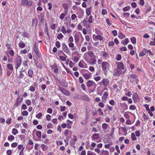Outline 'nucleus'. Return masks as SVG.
Segmentation results:
<instances>
[{"label":"nucleus","mask_w":155,"mask_h":155,"mask_svg":"<svg viewBox=\"0 0 155 155\" xmlns=\"http://www.w3.org/2000/svg\"><path fill=\"white\" fill-rule=\"evenodd\" d=\"M91 7L86 8V12L87 16H89L91 15Z\"/></svg>","instance_id":"obj_22"},{"label":"nucleus","mask_w":155,"mask_h":155,"mask_svg":"<svg viewBox=\"0 0 155 155\" xmlns=\"http://www.w3.org/2000/svg\"><path fill=\"white\" fill-rule=\"evenodd\" d=\"M108 96V94L107 92H105L103 94L102 97V101L103 102L105 103L107 98V97Z\"/></svg>","instance_id":"obj_11"},{"label":"nucleus","mask_w":155,"mask_h":155,"mask_svg":"<svg viewBox=\"0 0 155 155\" xmlns=\"http://www.w3.org/2000/svg\"><path fill=\"white\" fill-rule=\"evenodd\" d=\"M118 37L121 39H123L125 37V36L121 32H119L118 33Z\"/></svg>","instance_id":"obj_28"},{"label":"nucleus","mask_w":155,"mask_h":155,"mask_svg":"<svg viewBox=\"0 0 155 155\" xmlns=\"http://www.w3.org/2000/svg\"><path fill=\"white\" fill-rule=\"evenodd\" d=\"M33 2L31 0H21V4L24 6H28V7L31 6Z\"/></svg>","instance_id":"obj_5"},{"label":"nucleus","mask_w":155,"mask_h":155,"mask_svg":"<svg viewBox=\"0 0 155 155\" xmlns=\"http://www.w3.org/2000/svg\"><path fill=\"white\" fill-rule=\"evenodd\" d=\"M8 54H5V55L3 58V60L4 61H7L8 60Z\"/></svg>","instance_id":"obj_54"},{"label":"nucleus","mask_w":155,"mask_h":155,"mask_svg":"<svg viewBox=\"0 0 155 155\" xmlns=\"http://www.w3.org/2000/svg\"><path fill=\"white\" fill-rule=\"evenodd\" d=\"M35 87L33 85H32L29 88V90L31 92H33L35 91Z\"/></svg>","instance_id":"obj_40"},{"label":"nucleus","mask_w":155,"mask_h":155,"mask_svg":"<svg viewBox=\"0 0 155 155\" xmlns=\"http://www.w3.org/2000/svg\"><path fill=\"white\" fill-rule=\"evenodd\" d=\"M33 71L32 68H30L28 71V75L29 77L32 78L34 75Z\"/></svg>","instance_id":"obj_18"},{"label":"nucleus","mask_w":155,"mask_h":155,"mask_svg":"<svg viewBox=\"0 0 155 155\" xmlns=\"http://www.w3.org/2000/svg\"><path fill=\"white\" fill-rule=\"evenodd\" d=\"M34 59L35 65H36L37 67L41 68L42 66V64L41 63H39L35 59Z\"/></svg>","instance_id":"obj_26"},{"label":"nucleus","mask_w":155,"mask_h":155,"mask_svg":"<svg viewBox=\"0 0 155 155\" xmlns=\"http://www.w3.org/2000/svg\"><path fill=\"white\" fill-rule=\"evenodd\" d=\"M83 75L85 78L87 79H89L91 78L90 75L88 74L84 73Z\"/></svg>","instance_id":"obj_38"},{"label":"nucleus","mask_w":155,"mask_h":155,"mask_svg":"<svg viewBox=\"0 0 155 155\" xmlns=\"http://www.w3.org/2000/svg\"><path fill=\"white\" fill-rule=\"evenodd\" d=\"M88 20L87 21L86 20H84L83 21V24L84 25L86 26L87 29L90 28L91 23L93 22V16L91 15H89V18H88Z\"/></svg>","instance_id":"obj_4"},{"label":"nucleus","mask_w":155,"mask_h":155,"mask_svg":"<svg viewBox=\"0 0 155 155\" xmlns=\"http://www.w3.org/2000/svg\"><path fill=\"white\" fill-rule=\"evenodd\" d=\"M24 71L21 69V70L19 72V74L17 76L18 79H22L24 77V74L23 73Z\"/></svg>","instance_id":"obj_15"},{"label":"nucleus","mask_w":155,"mask_h":155,"mask_svg":"<svg viewBox=\"0 0 155 155\" xmlns=\"http://www.w3.org/2000/svg\"><path fill=\"white\" fill-rule=\"evenodd\" d=\"M22 100V98H21L20 96H18L15 100V107H16L20 105L21 103Z\"/></svg>","instance_id":"obj_7"},{"label":"nucleus","mask_w":155,"mask_h":155,"mask_svg":"<svg viewBox=\"0 0 155 155\" xmlns=\"http://www.w3.org/2000/svg\"><path fill=\"white\" fill-rule=\"evenodd\" d=\"M9 53L12 57H13L15 55V52L13 49L10 50L9 51Z\"/></svg>","instance_id":"obj_44"},{"label":"nucleus","mask_w":155,"mask_h":155,"mask_svg":"<svg viewBox=\"0 0 155 155\" xmlns=\"http://www.w3.org/2000/svg\"><path fill=\"white\" fill-rule=\"evenodd\" d=\"M130 77L132 79H136L138 77V76L135 74H131L130 75Z\"/></svg>","instance_id":"obj_32"},{"label":"nucleus","mask_w":155,"mask_h":155,"mask_svg":"<svg viewBox=\"0 0 155 155\" xmlns=\"http://www.w3.org/2000/svg\"><path fill=\"white\" fill-rule=\"evenodd\" d=\"M66 18V21L65 23V24L67 27H69L71 25V20L70 18L68 19L67 18Z\"/></svg>","instance_id":"obj_21"},{"label":"nucleus","mask_w":155,"mask_h":155,"mask_svg":"<svg viewBox=\"0 0 155 155\" xmlns=\"http://www.w3.org/2000/svg\"><path fill=\"white\" fill-rule=\"evenodd\" d=\"M110 67V64L107 61H104L101 63V68L105 75H107Z\"/></svg>","instance_id":"obj_2"},{"label":"nucleus","mask_w":155,"mask_h":155,"mask_svg":"<svg viewBox=\"0 0 155 155\" xmlns=\"http://www.w3.org/2000/svg\"><path fill=\"white\" fill-rule=\"evenodd\" d=\"M42 116V113H39L36 115V117L38 119H41Z\"/></svg>","instance_id":"obj_57"},{"label":"nucleus","mask_w":155,"mask_h":155,"mask_svg":"<svg viewBox=\"0 0 155 155\" xmlns=\"http://www.w3.org/2000/svg\"><path fill=\"white\" fill-rule=\"evenodd\" d=\"M121 56L120 54H118L116 57V59L118 61H119L121 59Z\"/></svg>","instance_id":"obj_64"},{"label":"nucleus","mask_w":155,"mask_h":155,"mask_svg":"<svg viewBox=\"0 0 155 155\" xmlns=\"http://www.w3.org/2000/svg\"><path fill=\"white\" fill-rule=\"evenodd\" d=\"M73 41L74 39L73 37L72 36H69L68 39V42H73Z\"/></svg>","instance_id":"obj_47"},{"label":"nucleus","mask_w":155,"mask_h":155,"mask_svg":"<svg viewBox=\"0 0 155 155\" xmlns=\"http://www.w3.org/2000/svg\"><path fill=\"white\" fill-rule=\"evenodd\" d=\"M62 6L64 9V13L67 14L68 9V5L66 3H63L62 4Z\"/></svg>","instance_id":"obj_20"},{"label":"nucleus","mask_w":155,"mask_h":155,"mask_svg":"<svg viewBox=\"0 0 155 155\" xmlns=\"http://www.w3.org/2000/svg\"><path fill=\"white\" fill-rule=\"evenodd\" d=\"M66 14H66V13H61V14L59 16V18L61 20L63 19L64 18V17L66 15Z\"/></svg>","instance_id":"obj_46"},{"label":"nucleus","mask_w":155,"mask_h":155,"mask_svg":"<svg viewBox=\"0 0 155 155\" xmlns=\"http://www.w3.org/2000/svg\"><path fill=\"white\" fill-rule=\"evenodd\" d=\"M82 99L84 101H90V99L88 96L85 94H84V95L82 97Z\"/></svg>","instance_id":"obj_25"},{"label":"nucleus","mask_w":155,"mask_h":155,"mask_svg":"<svg viewBox=\"0 0 155 155\" xmlns=\"http://www.w3.org/2000/svg\"><path fill=\"white\" fill-rule=\"evenodd\" d=\"M87 54L91 58L94 57V56H95L94 55V52L92 51H90L88 52H87Z\"/></svg>","instance_id":"obj_30"},{"label":"nucleus","mask_w":155,"mask_h":155,"mask_svg":"<svg viewBox=\"0 0 155 155\" xmlns=\"http://www.w3.org/2000/svg\"><path fill=\"white\" fill-rule=\"evenodd\" d=\"M55 46L57 47L58 48H59L61 46V45L60 42L58 41H57L55 42Z\"/></svg>","instance_id":"obj_53"},{"label":"nucleus","mask_w":155,"mask_h":155,"mask_svg":"<svg viewBox=\"0 0 155 155\" xmlns=\"http://www.w3.org/2000/svg\"><path fill=\"white\" fill-rule=\"evenodd\" d=\"M86 85L87 87H90L92 86L93 85H96V84L93 81L91 80H88L87 82Z\"/></svg>","instance_id":"obj_14"},{"label":"nucleus","mask_w":155,"mask_h":155,"mask_svg":"<svg viewBox=\"0 0 155 155\" xmlns=\"http://www.w3.org/2000/svg\"><path fill=\"white\" fill-rule=\"evenodd\" d=\"M79 60V58L77 56H74L73 60V61L77 62Z\"/></svg>","instance_id":"obj_51"},{"label":"nucleus","mask_w":155,"mask_h":155,"mask_svg":"<svg viewBox=\"0 0 155 155\" xmlns=\"http://www.w3.org/2000/svg\"><path fill=\"white\" fill-rule=\"evenodd\" d=\"M92 140H97L100 138L99 134H98L95 133L93 134L92 137Z\"/></svg>","instance_id":"obj_17"},{"label":"nucleus","mask_w":155,"mask_h":155,"mask_svg":"<svg viewBox=\"0 0 155 155\" xmlns=\"http://www.w3.org/2000/svg\"><path fill=\"white\" fill-rule=\"evenodd\" d=\"M84 64H85V63L83 61H81L79 62L78 66L81 68H84Z\"/></svg>","instance_id":"obj_31"},{"label":"nucleus","mask_w":155,"mask_h":155,"mask_svg":"<svg viewBox=\"0 0 155 155\" xmlns=\"http://www.w3.org/2000/svg\"><path fill=\"white\" fill-rule=\"evenodd\" d=\"M108 126V125L106 123H103L102 124V127L103 130L107 129Z\"/></svg>","instance_id":"obj_33"},{"label":"nucleus","mask_w":155,"mask_h":155,"mask_svg":"<svg viewBox=\"0 0 155 155\" xmlns=\"http://www.w3.org/2000/svg\"><path fill=\"white\" fill-rule=\"evenodd\" d=\"M130 41L131 42L134 44H135L136 43V39L134 37H133L131 38Z\"/></svg>","instance_id":"obj_42"},{"label":"nucleus","mask_w":155,"mask_h":155,"mask_svg":"<svg viewBox=\"0 0 155 155\" xmlns=\"http://www.w3.org/2000/svg\"><path fill=\"white\" fill-rule=\"evenodd\" d=\"M130 13L128 12H126L123 14V17L126 18L127 17H129L130 16Z\"/></svg>","instance_id":"obj_52"},{"label":"nucleus","mask_w":155,"mask_h":155,"mask_svg":"<svg viewBox=\"0 0 155 155\" xmlns=\"http://www.w3.org/2000/svg\"><path fill=\"white\" fill-rule=\"evenodd\" d=\"M77 140V137L74 135H73V138H71L70 141V145L72 146L74 145Z\"/></svg>","instance_id":"obj_10"},{"label":"nucleus","mask_w":155,"mask_h":155,"mask_svg":"<svg viewBox=\"0 0 155 155\" xmlns=\"http://www.w3.org/2000/svg\"><path fill=\"white\" fill-rule=\"evenodd\" d=\"M25 103L28 106H30L31 104V101L29 99L26 100H25Z\"/></svg>","instance_id":"obj_45"},{"label":"nucleus","mask_w":155,"mask_h":155,"mask_svg":"<svg viewBox=\"0 0 155 155\" xmlns=\"http://www.w3.org/2000/svg\"><path fill=\"white\" fill-rule=\"evenodd\" d=\"M59 90L62 93L68 96L70 95V93L64 88L62 87H60L59 88Z\"/></svg>","instance_id":"obj_13"},{"label":"nucleus","mask_w":155,"mask_h":155,"mask_svg":"<svg viewBox=\"0 0 155 155\" xmlns=\"http://www.w3.org/2000/svg\"><path fill=\"white\" fill-rule=\"evenodd\" d=\"M61 31L64 34L65 33L66 31L65 27L64 26L62 27Z\"/></svg>","instance_id":"obj_63"},{"label":"nucleus","mask_w":155,"mask_h":155,"mask_svg":"<svg viewBox=\"0 0 155 155\" xmlns=\"http://www.w3.org/2000/svg\"><path fill=\"white\" fill-rule=\"evenodd\" d=\"M18 130L16 128H14L12 129V133L14 135H16L18 133Z\"/></svg>","instance_id":"obj_41"},{"label":"nucleus","mask_w":155,"mask_h":155,"mask_svg":"<svg viewBox=\"0 0 155 155\" xmlns=\"http://www.w3.org/2000/svg\"><path fill=\"white\" fill-rule=\"evenodd\" d=\"M120 50L121 51H126L127 50V48L125 46H123L122 47H121L120 48Z\"/></svg>","instance_id":"obj_61"},{"label":"nucleus","mask_w":155,"mask_h":155,"mask_svg":"<svg viewBox=\"0 0 155 155\" xmlns=\"http://www.w3.org/2000/svg\"><path fill=\"white\" fill-rule=\"evenodd\" d=\"M18 150H20L23 148H25L23 145L19 144L18 146Z\"/></svg>","instance_id":"obj_56"},{"label":"nucleus","mask_w":155,"mask_h":155,"mask_svg":"<svg viewBox=\"0 0 155 155\" xmlns=\"http://www.w3.org/2000/svg\"><path fill=\"white\" fill-rule=\"evenodd\" d=\"M62 49L63 51L67 54L70 53V50L64 43L62 44Z\"/></svg>","instance_id":"obj_6"},{"label":"nucleus","mask_w":155,"mask_h":155,"mask_svg":"<svg viewBox=\"0 0 155 155\" xmlns=\"http://www.w3.org/2000/svg\"><path fill=\"white\" fill-rule=\"evenodd\" d=\"M101 57L104 59H107L109 55L105 51H102L101 52Z\"/></svg>","instance_id":"obj_16"},{"label":"nucleus","mask_w":155,"mask_h":155,"mask_svg":"<svg viewBox=\"0 0 155 155\" xmlns=\"http://www.w3.org/2000/svg\"><path fill=\"white\" fill-rule=\"evenodd\" d=\"M131 138L133 141H135L137 140L135 134L134 133H132L131 134Z\"/></svg>","instance_id":"obj_39"},{"label":"nucleus","mask_w":155,"mask_h":155,"mask_svg":"<svg viewBox=\"0 0 155 155\" xmlns=\"http://www.w3.org/2000/svg\"><path fill=\"white\" fill-rule=\"evenodd\" d=\"M51 67L52 69L54 70V72L55 73H57L58 71V68L57 66L56 65H51Z\"/></svg>","instance_id":"obj_24"},{"label":"nucleus","mask_w":155,"mask_h":155,"mask_svg":"<svg viewBox=\"0 0 155 155\" xmlns=\"http://www.w3.org/2000/svg\"><path fill=\"white\" fill-rule=\"evenodd\" d=\"M21 114L23 116H26L28 115V112L27 110H24L21 112Z\"/></svg>","instance_id":"obj_48"},{"label":"nucleus","mask_w":155,"mask_h":155,"mask_svg":"<svg viewBox=\"0 0 155 155\" xmlns=\"http://www.w3.org/2000/svg\"><path fill=\"white\" fill-rule=\"evenodd\" d=\"M36 135L38 138L41 139V132L40 131H37L36 133Z\"/></svg>","instance_id":"obj_35"},{"label":"nucleus","mask_w":155,"mask_h":155,"mask_svg":"<svg viewBox=\"0 0 155 155\" xmlns=\"http://www.w3.org/2000/svg\"><path fill=\"white\" fill-rule=\"evenodd\" d=\"M109 152L107 150H103L102 151L100 155H109Z\"/></svg>","instance_id":"obj_37"},{"label":"nucleus","mask_w":155,"mask_h":155,"mask_svg":"<svg viewBox=\"0 0 155 155\" xmlns=\"http://www.w3.org/2000/svg\"><path fill=\"white\" fill-rule=\"evenodd\" d=\"M18 143L16 142H14L12 143L11 145V147L12 148H15L17 146Z\"/></svg>","instance_id":"obj_55"},{"label":"nucleus","mask_w":155,"mask_h":155,"mask_svg":"<svg viewBox=\"0 0 155 155\" xmlns=\"http://www.w3.org/2000/svg\"><path fill=\"white\" fill-rule=\"evenodd\" d=\"M19 47L21 48H23L25 46V45L24 43L21 42L18 44Z\"/></svg>","instance_id":"obj_50"},{"label":"nucleus","mask_w":155,"mask_h":155,"mask_svg":"<svg viewBox=\"0 0 155 155\" xmlns=\"http://www.w3.org/2000/svg\"><path fill=\"white\" fill-rule=\"evenodd\" d=\"M56 144L58 146H59L61 145H62L63 144V142L62 141L59 140V141H56Z\"/></svg>","instance_id":"obj_62"},{"label":"nucleus","mask_w":155,"mask_h":155,"mask_svg":"<svg viewBox=\"0 0 155 155\" xmlns=\"http://www.w3.org/2000/svg\"><path fill=\"white\" fill-rule=\"evenodd\" d=\"M15 139L14 137L12 135H11L9 136H8V141L10 142H12V140H14Z\"/></svg>","instance_id":"obj_36"},{"label":"nucleus","mask_w":155,"mask_h":155,"mask_svg":"<svg viewBox=\"0 0 155 155\" xmlns=\"http://www.w3.org/2000/svg\"><path fill=\"white\" fill-rule=\"evenodd\" d=\"M102 14L103 15H106L107 14V10L105 9H103L102 10Z\"/></svg>","instance_id":"obj_58"},{"label":"nucleus","mask_w":155,"mask_h":155,"mask_svg":"<svg viewBox=\"0 0 155 155\" xmlns=\"http://www.w3.org/2000/svg\"><path fill=\"white\" fill-rule=\"evenodd\" d=\"M146 54V50L144 49L140 53L139 55L140 56L142 57L144 56Z\"/></svg>","instance_id":"obj_43"},{"label":"nucleus","mask_w":155,"mask_h":155,"mask_svg":"<svg viewBox=\"0 0 155 155\" xmlns=\"http://www.w3.org/2000/svg\"><path fill=\"white\" fill-rule=\"evenodd\" d=\"M106 21L108 25H112V23H111V21L109 18H107L106 20Z\"/></svg>","instance_id":"obj_59"},{"label":"nucleus","mask_w":155,"mask_h":155,"mask_svg":"<svg viewBox=\"0 0 155 155\" xmlns=\"http://www.w3.org/2000/svg\"><path fill=\"white\" fill-rule=\"evenodd\" d=\"M64 36L62 34L60 33L57 35V38L58 39L60 40Z\"/></svg>","instance_id":"obj_49"},{"label":"nucleus","mask_w":155,"mask_h":155,"mask_svg":"<svg viewBox=\"0 0 155 155\" xmlns=\"http://www.w3.org/2000/svg\"><path fill=\"white\" fill-rule=\"evenodd\" d=\"M22 60L21 57L18 54L16 57L15 60V68L17 70L21 64Z\"/></svg>","instance_id":"obj_3"},{"label":"nucleus","mask_w":155,"mask_h":155,"mask_svg":"<svg viewBox=\"0 0 155 155\" xmlns=\"http://www.w3.org/2000/svg\"><path fill=\"white\" fill-rule=\"evenodd\" d=\"M116 64L117 68L114 70L113 75L118 77L124 74L126 72V69L125 68L124 64L122 62H117Z\"/></svg>","instance_id":"obj_1"},{"label":"nucleus","mask_w":155,"mask_h":155,"mask_svg":"<svg viewBox=\"0 0 155 155\" xmlns=\"http://www.w3.org/2000/svg\"><path fill=\"white\" fill-rule=\"evenodd\" d=\"M101 82L104 87H107L109 81L108 79L107 78H104L101 81Z\"/></svg>","instance_id":"obj_12"},{"label":"nucleus","mask_w":155,"mask_h":155,"mask_svg":"<svg viewBox=\"0 0 155 155\" xmlns=\"http://www.w3.org/2000/svg\"><path fill=\"white\" fill-rule=\"evenodd\" d=\"M109 104L112 106H114L115 105V102L113 100H112L109 101Z\"/></svg>","instance_id":"obj_60"},{"label":"nucleus","mask_w":155,"mask_h":155,"mask_svg":"<svg viewBox=\"0 0 155 155\" xmlns=\"http://www.w3.org/2000/svg\"><path fill=\"white\" fill-rule=\"evenodd\" d=\"M93 38L94 41L99 40L101 41L102 40L104 39V37L99 35H96L95 34H94L93 35Z\"/></svg>","instance_id":"obj_9"},{"label":"nucleus","mask_w":155,"mask_h":155,"mask_svg":"<svg viewBox=\"0 0 155 155\" xmlns=\"http://www.w3.org/2000/svg\"><path fill=\"white\" fill-rule=\"evenodd\" d=\"M41 147L42 150L44 151H46L48 149V146L44 144H41Z\"/></svg>","instance_id":"obj_27"},{"label":"nucleus","mask_w":155,"mask_h":155,"mask_svg":"<svg viewBox=\"0 0 155 155\" xmlns=\"http://www.w3.org/2000/svg\"><path fill=\"white\" fill-rule=\"evenodd\" d=\"M132 98L134 103H137L140 100V98L137 93H135L133 94Z\"/></svg>","instance_id":"obj_8"},{"label":"nucleus","mask_w":155,"mask_h":155,"mask_svg":"<svg viewBox=\"0 0 155 155\" xmlns=\"http://www.w3.org/2000/svg\"><path fill=\"white\" fill-rule=\"evenodd\" d=\"M75 41L76 43L78 42L79 40V37L78 34H76L74 36Z\"/></svg>","instance_id":"obj_29"},{"label":"nucleus","mask_w":155,"mask_h":155,"mask_svg":"<svg viewBox=\"0 0 155 155\" xmlns=\"http://www.w3.org/2000/svg\"><path fill=\"white\" fill-rule=\"evenodd\" d=\"M129 42V41L127 38H126L124 40H123L121 42V43L123 45H126Z\"/></svg>","instance_id":"obj_34"},{"label":"nucleus","mask_w":155,"mask_h":155,"mask_svg":"<svg viewBox=\"0 0 155 155\" xmlns=\"http://www.w3.org/2000/svg\"><path fill=\"white\" fill-rule=\"evenodd\" d=\"M6 70H9L13 71V68L12 65V64H7L6 66Z\"/></svg>","instance_id":"obj_19"},{"label":"nucleus","mask_w":155,"mask_h":155,"mask_svg":"<svg viewBox=\"0 0 155 155\" xmlns=\"http://www.w3.org/2000/svg\"><path fill=\"white\" fill-rule=\"evenodd\" d=\"M91 63L92 65H94L96 64V56L91 58L90 60Z\"/></svg>","instance_id":"obj_23"}]
</instances>
